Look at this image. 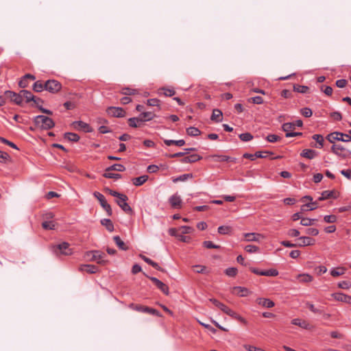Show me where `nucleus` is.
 <instances>
[{"label": "nucleus", "instance_id": "f257e3e1", "mask_svg": "<svg viewBox=\"0 0 351 351\" xmlns=\"http://www.w3.org/2000/svg\"><path fill=\"white\" fill-rule=\"evenodd\" d=\"M106 255L104 253L93 250L85 253L84 257L88 261H96L98 264L104 265L107 263V261L104 259Z\"/></svg>", "mask_w": 351, "mask_h": 351}, {"label": "nucleus", "instance_id": "f03ea898", "mask_svg": "<svg viewBox=\"0 0 351 351\" xmlns=\"http://www.w3.org/2000/svg\"><path fill=\"white\" fill-rule=\"evenodd\" d=\"M34 124L36 127L43 130H49L52 128L55 123L53 121L47 117L38 115L34 118Z\"/></svg>", "mask_w": 351, "mask_h": 351}, {"label": "nucleus", "instance_id": "7ed1b4c3", "mask_svg": "<svg viewBox=\"0 0 351 351\" xmlns=\"http://www.w3.org/2000/svg\"><path fill=\"white\" fill-rule=\"evenodd\" d=\"M69 246V243L63 242L60 244L53 246V251L56 256H69L73 253L72 249L70 248Z\"/></svg>", "mask_w": 351, "mask_h": 351}, {"label": "nucleus", "instance_id": "20e7f679", "mask_svg": "<svg viewBox=\"0 0 351 351\" xmlns=\"http://www.w3.org/2000/svg\"><path fill=\"white\" fill-rule=\"evenodd\" d=\"M326 139L331 143L335 144V141H341L343 142L351 141V136L341 132H335L329 134L326 136Z\"/></svg>", "mask_w": 351, "mask_h": 351}, {"label": "nucleus", "instance_id": "39448f33", "mask_svg": "<svg viewBox=\"0 0 351 351\" xmlns=\"http://www.w3.org/2000/svg\"><path fill=\"white\" fill-rule=\"evenodd\" d=\"M331 151L336 155L343 158L348 157L351 152L339 144H333Z\"/></svg>", "mask_w": 351, "mask_h": 351}, {"label": "nucleus", "instance_id": "423d86ee", "mask_svg": "<svg viewBox=\"0 0 351 351\" xmlns=\"http://www.w3.org/2000/svg\"><path fill=\"white\" fill-rule=\"evenodd\" d=\"M61 88V84L55 80H49L45 83V88L51 93H58Z\"/></svg>", "mask_w": 351, "mask_h": 351}, {"label": "nucleus", "instance_id": "0eeeda50", "mask_svg": "<svg viewBox=\"0 0 351 351\" xmlns=\"http://www.w3.org/2000/svg\"><path fill=\"white\" fill-rule=\"evenodd\" d=\"M130 307L132 309L135 310V311H138V312H143V313H150V314L156 315L157 316H161L160 314L156 310H155L154 308H149L148 306H143V305H139V304H131L130 305Z\"/></svg>", "mask_w": 351, "mask_h": 351}, {"label": "nucleus", "instance_id": "6e6552de", "mask_svg": "<svg viewBox=\"0 0 351 351\" xmlns=\"http://www.w3.org/2000/svg\"><path fill=\"white\" fill-rule=\"evenodd\" d=\"M128 199V197L125 195L123 194L122 195L120 196L119 199H117L116 202L124 212H125L126 213H132V210L126 202Z\"/></svg>", "mask_w": 351, "mask_h": 351}, {"label": "nucleus", "instance_id": "1a4fd4ad", "mask_svg": "<svg viewBox=\"0 0 351 351\" xmlns=\"http://www.w3.org/2000/svg\"><path fill=\"white\" fill-rule=\"evenodd\" d=\"M21 99H25L26 102H29L30 101H33L38 106V103L42 102L43 101L38 98L35 99L34 96L32 95V93L30 91L23 90L20 91Z\"/></svg>", "mask_w": 351, "mask_h": 351}, {"label": "nucleus", "instance_id": "9d476101", "mask_svg": "<svg viewBox=\"0 0 351 351\" xmlns=\"http://www.w3.org/2000/svg\"><path fill=\"white\" fill-rule=\"evenodd\" d=\"M108 114L115 117H123L125 112L123 108L119 107H109L107 109Z\"/></svg>", "mask_w": 351, "mask_h": 351}, {"label": "nucleus", "instance_id": "9b49d317", "mask_svg": "<svg viewBox=\"0 0 351 351\" xmlns=\"http://www.w3.org/2000/svg\"><path fill=\"white\" fill-rule=\"evenodd\" d=\"M245 241L250 242H261L265 239V237L259 233H245L243 234Z\"/></svg>", "mask_w": 351, "mask_h": 351}, {"label": "nucleus", "instance_id": "f8f14e48", "mask_svg": "<svg viewBox=\"0 0 351 351\" xmlns=\"http://www.w3.org/2000/svg\"><path fill=\"white\" fill-rule=\"evenodd\" d=\"M72 126L75 130H82L86 132H88L91 131L90 127L89 126V125L83 121H74L72 123Z\"/></svg>", "mask_w": 351, "mask_h": 351}, {"label": "nucleus", "instance_id": "ddd939ff", "mask_svg": "<svg viewBox=\"0 0 351 351\" xmlns=\"http://www.w3.org/2000/svg\"><path fill=\"white\" fill-rule=\"evenodd\" d=\"M5 97L10 99L11 101L15 102L16 104L20 105L22 102L21 93L16 94L12 91H6L5 93Z\"/></svg>", "mask_w": 351, "mask_h": 351}, {"label": "nucleus", "instance_id": "4468645a", "mask_svg": "<svg viewBox=\"0 0 351 351\" xmlns=\"http://www.w3.org/2000/svg\"><path fill=\"white\" fill-rule=\"evenodd\" d=\"M251 271L257 275L260 276H276L278 274V272L276 269H270L267 271H259L258 269L252 268Z\"/></svg>", "mask_w": 351, "mask_h": 351}, {"label": "nucleus", "instance_id": "2eb2a0df", "mask_svg": "<svg viewBox=\"0 0 351 351\" xmlns=\"http://www.w3.org/2000/svg\"><path fill=\"white\" fill-rule=\"evenodd\" d=\"M298 241L300 242L297 243L298 247L313 245L315 243V240L308 237H301L298 239Z\"/></svg>", "mask_w": 351, "mask_h": 351}, {"label": "nucleus", "instance_id": "dca6fc26", "mask_svg": "<svg viewBox=\"0 0 351 351\" xmlns=\"http://www.w3.org/2000/svg\"><path fill=\"white\" fill-rule=\"evenodd\" d=\"M332 296L337 301L351 304V297L342 293H332Z\"/></svg>", "mask_w": 351, "mask_h": 351}, {"label": "nucleus", "instance_id": "f3484780", "mask_svg": "<svg viewBox=\"0 0 351 351\" xmlns=\"http://www.w3.org/2000/svg\"><path fill=\"white\" fill-rule=\"evenodd\" d=\"M81 271H86L88 274H95L98 271V267L93 265H81L79 267Z\"/></svg>", "mask_w": 351, "mask_h": 351}, {"label": "nucleus", "instance_id": "a211bd4d", "mask_svg": "<svg viewBox=\"0 0 351 351\" xmlns=\"http://www.w3.org/2000/svg\"><path fill=\"white\" fill-rule=\"evenodd\" d=\"M232 293L233 294L239 295L241 297H245L247 296L250 291L245 287H234L232 288Z\"/></svg>", "mask_w": 351, "mask_h": 351}, {"label": "nucleus", "instance_id": "6ab92c4d", "mask_svg": "<svg viewBox=\"0 0 351 351\" xmlns=\"http://www.w3.org/2000/svg\"><path fill=\"white\" fill-rule=\"evenodd\" d=\"M202 159V157L197 154H192L189 156H186L181 160L183 163H192L198 161Z\"/></svg>", "mask_w": 351, "mask_h": 351}, {"label": "nucleus", "instance_id": "aec40b11", "mask_svg": "<svg viewBox=\"0 0 351 351\" xmlns=\"http://www.w3.org/2000/svg\"><path fill=\"white\" fill-rule=\"evenodd\" d=\"M169 202L171 206L174 208H180L181 207L182 199L180 196L173 195L170 197Z\"/></svg>", "mask_w": 351, "mask_h": 351}, {"label": "nucleus", "instance_id": "412c9836", "mask_svg": "<svg viewBox=\"0 0 351 351\" xmlns=\"http://www.w3.org/2000/svg\"><path fill=\"white\" fill-rule=\"evenodd\" d=\"M256 302L258 304L269 308L274 306V302L267 298H258Z\"/></svg>", "mask_w": 351, "mask_h": 351}, {"label": "nucleus", "instance_id": "4be33fe9", "mask_svg": "<svg viewBox=\"0 0 351 351\" xmlns=\"http://www.w3.org/2000/svg\"><path fill=\"white\" fill-rule=\"evenodd\" d=\"M158 94L171 97L176 94V91L173 90V88L162 87L158 90Z\"/></svg>", "mask_w": 351, "mask_h": 351}, {"label": "nucleus", "instance_id": "5701e85b", "mask_svg": "<svg viewBox=\"0 0 351 351\" xmlns=\"http://www.w3.org/2000/svg\"><path fill=\"white\" fill-rule=\"evenodd\" d=\"M335 197V192L334 191H324L322 192L321 197L318 198V201H322L328 198Z\"/></svg>", "mask_w": 351, "mask_h": 351}, {"label": "nucleus", "instance_id": "b1692460", "mask_svg": "<svg viewBox=\"0 0 351 351\" xmlns=\"http://www.w3.org/2000/svg\"><path fill=\"white\" fill-rule=\"evenodd\" d=\"M223 114L220 110L215 109L213 111L211 120L216 122H221L222 120Z\"/></svg>", "mask_w": 351, "mask_h": 351}, {"label": "nucleus", "instance_id": "393cba45", "mask_svg": "<svg viewBox=\"0 0 351 351\" xmlns=\"http://www.w3.org/2000/svg\"><path fill=\"white\" fill-rule=\"evenodd\" d=\"M291 323L302 328L308 329L309 328V324L307 322L300 319H293L291 321Z\"/></svg>", "mask_w": 351, "mask_h": 351}, {"label": "nucleus", "instance_id": "a878e982", "mask_svg": "<svg viewBox=\"0 0 351 351\" xmlns=\"http://www.w3.org/2000/svg\"><path fill=\"white\" fill-rule=\"evenodd\" d=\"M316 155L317 154L315 150L308 149H304L301 153L302 156L308 159L314 158L316 156Z\"/></svg>", "mask_w": 351, "mask_h": 351}, {"label": "nucleus", "instance_id": "bb28decb", "mask_svg": "<svg viewBox=\"0 0 351 351\" xmlns=\"http://www.w3.org/2000/svg\"><path fill=\"white\" fill-rule=\"evenodd\" d=\"M141 258L147 263L154 267L155 269L163 271L164 270L158 265V263L154 262L150 258H147V256L144 255H140Z\"/></svg>", "mask_w": 351, "mask_h": 351}, {"label": "nucleus", "instance_id": "cd10ccee", "mask_svg": "<svg viewBox=\"0 0 351 351\" xmlns=\"http://www.w3.org/2000/svg\"><path fill=\"white\" fill-rule=\"evenodd\" d=\"M297 279L301 282H310L313 280V278L309 274H302L298 275Z\"/></svg>", "mask_w": 351, "mask_h": 351}, {"label": "nucleus", "instance_id": "c85d7f7f", "mask_svg": "<svg viewBox=\"0 0 351 351\" xmlns=\"http://www.w3.org/2000/svg\"><path fill=\"white\" fill-rule=\"evenodd\" d=\"M155 117V114L151 112H143L141 115H140V117H138L140 119V121H149V120H152L154 119V117Z\"/></svg>", "mask_w": 351, "mask_h": 351}, {"label": "nucleus", "instance_id": "c756f323", "mask_svg": "<svg viewBox=\"0 0 351 351\" xmlns=\"http://www.w3.org/2000/svg\"><path fill=\"white\" fill-rule=\"evenodd\" d=\"M193 178V174L191 173H186V174H183L179 177H177V178H172V181L176 183V182H185L189 178Z\"/></svg>", "mask_w": 351, "mask_h": 351}, {"label": "nucleus", "instance_id": "7c9ffc66", "mask_svg": "<svg viewBox=\"0 0 351 351\" xmlns=\"http://www.w3.org/2000/svg\"><path fill=\"white\" fill-rule=\"evenodd\" d=\"M282 128L284 132L287 133H292L293 131L295 129L294 123H284L282 126Z\"/></svg>", "mask_w": 351, "mask_h": 351}, {"label": "nucleus", "instance_id": "2f4dec72", "mask_svg": "<svg viewBox=\"0 0 351 351\" xmlns=\"http://www.w3.org/2000/svg\"><path fill=\"white\" fill-rule=\"evenodd\" d=\"M148 179L147 176H142L133 179V184L135 186H141Z\"/></svg>", "mask_w": 351, "mask_h": 351}, {"label": "nucleus", "instance_id": "473e14b6", "mask_svg": "<svg viewBox=\"0 0 351 351\" xmlns=\"http://www.w3.org/2000/svg\"><path fill=\"white\" fill-rule=\"evenodd\" d=\"M164 143L167 145L170 146L171 145H175L179 147H181L185 144V141L182 139L178 141L174 140H165Z\"/></svg>", "mask_w": 351, "mask_h": 351}, {"label": "nucleus", "instance_id": "72a5a7b5", "mask_svg": "<svg viewBox=\"0 0 351 351\" xmlns=\"http://www.w3.org/2000/svg\"><path fill=\"white\" fill-rule=\"evenodd\" d=\"M101 223L106 228V229L112 232L114 230V226L111 221V220L108 219H104L101 220Z\"/></svg>", "mask_w": 351, "mask_h": 351}, {"label": "nucleus", "instance_id": "f704fd0d", "mask_svg": "<svg viewBox=\"0 0 351 351\" xmlns=\"http://www.w3.org/2000/svg\"><path fill=\"white\" fill-rule=\"evenodd\" d=\"M345 272L346 269L344 267H337L331 270L330 274L334 277H337L339 276L344 274Z\"/></svg>", "mask_w": 351, "mask_h": 351}, {"label": "nucleus", "instance_id": "c9c22d12", "mask_svg": "<svg viewBox=\"0 0 351 351\" xmlns=\"http://www.w3.org/2000/svg\"><path fill=\"white\" fill-rule=\"evenodd\" d=\"M42 227L45 230H54L56 223L53 221H45L42 223Z\"/></svg>", "mask_w": 351, "mask_h": 351}, {"label": "nucleus", "instance_id": "e433bc0d", "mask_svg": "<svg viewBox=\"0 0 351 351\" xmlns=\"http://www.w3.org/2000/svg\"><path fill=\"white\" fill-rule=\"evenodd\" d=\"M64 137L70 141L77 142L80 139V136L75 133L68 132L65 133Z\"/></svg>", "mask_w": 351, "mask_h": 351}, {"label": "nucleus", "instance_id": "4c0bfd02", "mask_svg": "<svg viewBox=\"0 0 351 351\" xmlns=\"http://www.w3.org/2000/svg\"><path fill=\"white\" fill-rule=\"evenodd\" d=\"M101 207L106 211L108 216L112 215V209L110 204H108L106 199L99 202Z\"/></svg>", "mask_w": 351, "mask_h": 351}, {"label": "nucleus", "instance_id": "58836bf2", "mask_svg": "<svg viewBox=\"0 0 351 351\" xmlns=\"http://www.w3.org/2000/svg\"><path fill=\"white\" fill-rule=\"evenodd\" d=\"M113 240L115 242L116 245L121 250H126L125 243L121 239L119 236H114L113 237Z\"/></svg>", "mask_w": 351, "mask_h": 351}, {"label": "nucleus", "instance_id": "ea45409f", "mask_svg": "<svg viewBox=\"0 0 351 351\" xmlns=\"http://www.w3.org/2000/svg\"><path fill=\"white\" fill-rule=\"evenodd\" d=\"M213 157L215 158V161H217V162L233 161V159H232L230 157L227 156L215 155V156H213Z\"/></svg>", "mask_w": 351, "mask_h": 351}, {"label": "nucleus", "instance_id": "a19ab883", "mask_svg": "<svg viewBox=\"0 0 351 351\" xmlns=\"http://www.w3.org/2000/svg\"><path fill=\"white\" fill-rule=\"evenodd\" d=\"M125 170V167L121 164H114L106 169V171H123Z\"/></svg>", "mask_w": 351, "mask_h": 351}, {"label": "nucleus", "instance_id": "79ce46f5", "mask_svg": "<svg viewBox=\"0 0 351 351\" xmlns=\"http://www.w3.org/2000/svg\"><path fill=\"white\" fill-rule=\"evenodd\" d=\"M186 133L189 136H195L200 134V131L195 127H190L187 128Z\"/></svg>", "mask_w": 351, "mask_h": 351}, {"label": "nucleus", "instance_id": "37998d69", "mask_svg": "<svg viewBox=\"0 0 351 351\" xmlns=\"http://www.w3.org/2000/svg\"><path fill=\"white\" fill-rule=\"evenodd\" d=\"M308 87L302 85H294L293 90L298 93H306L308 90Z\"/></svg>", "mask_w": 351, "mask_h": 351}, {"label": "nucleus", "instance_id": "c03bdc74", "mask_svg": "<svg viewBox=\"0 0 351 351\" xmlns=\"http://www.w3.org/2000/svg\"><path fill=\"white\" fill-rule=\"evenodd\" d=\"M316 219H309V218H302L300 224L304 226H310L313 224V222L315 221Z\"/></svg>", "mask_w": 351, "mask_h": 351}, {"label": "nucleus", "instance_id": "a18cd8bd", "mask_svg": "<svg viewBox=\"0 0 351 351\" xmlns=\"http://www.w3.org/2000/svg\"><path fill=\"white\" fill-rule=\"evenodd\" d=\"M45 88V84H43L40 81H37L34 84L33 89L36 92H41Z\"/></svg>", "mask_w": 351, "mask_h": 351}, {"label": "nucleus", "instance_id": "49530a36", "mask_svg": "<svg viewBox=\"0 0 351 351\" xmlns=\"http://www.w3.org/2000/svg\"><path fill=\"white\" fill-rule=\"evenodd\" d=\"M179 229H180V233L183 234H190L194 231L193 228H192L191 226H181Z\"/></svg>", "mask_w": 351, "mask_h": 351}, {"label": "nucleus", "instance_id": "de8ad7c7", "mask_svg": "<svg viewBox=\"0 0 351 351\" xmlns=\"http://www.w3.org/2000/svg\"><path fill=\"white\" fill-rule=\"evenodd\" d=\"M157 287L165 295H169V287L167 285H166L165 283H163L162 281L159 283L158 285H157Z\"/></svg>", "mask_w": 351, "mask_h": 351}, {"label": "nucleus", "instance_id": "09e8293b", "mask_svg": "<svg viewBox=\"0 0 351 351\" xmlns=\"http://www.w3.org/2000/svg\"><path fill=\"white\" fill-rule=\"evenodd\" d=\"M231 228L230 226H222L218 228V232L221 234H227L230 232Z\"/></svg>", "mask_w": 351, "mask_h": 351}, {"label": "nucleus", "instance_id": "8fccbe9b", "mask_svg": "<svg viewBox=\"0 0 351 351\" xmlns=\"http://www.w3.org/2000/svg\"><path fill=\"white\" fill-rule=\"evenodd\" d=\"M10 160V156L6 152L0 150V162H6Z\"/></svg>", "mask_w": 351, "mask_h": 351}, {"label": "nucleus", "instance_id": "3c124183", "mask_svg": "<svg viewBox=\"0 0 351 351\" xmlns=\"http://www.w3.org/2000/svg\"><path fill=\"white\" fill-rule=\"evenodd\" d=\"M193 270L194 271L199 274H204L208 272L206 267L203 265H195L193 266Z\"/></svg>", "mask_w": 351, "mask_h": 351}, {"label": "nucleus", "instance_id": "603ef678", "mask_svg": "<svg viewBox=\"0 0 351 351\" xmlns=\"http://www.w3.org/2000/svg\"><path fill=\"white\" fill-rule=\"evenodd\" d=\"M225 273L228 276L234 277L237 274V269L235 267H230L226 269Z\"/></svg>", "mask_w": 351, "mask_h": 351}, {"label": "nucleus", "instance_id": "864d4df0", "mask_svg": "<svg viewBox=\"0 0 351 351\" xmlns=\"http://www.w3.org/2000/svg\"><path fill=\"white\" fill-rule=\"evenodd\" d=\"M239 138L243 141H249L253 138V136L250 133L247 132L240 134Z\"/></svg>", "mask_w": 351, "mask_h": 351}, {"label": "nucleus", "instance_id": "5fc2aeb1", "mask_svg": "<svg viewBox=\"0 0 351 351\" xmlns=\"http://www.w3.org/2000/svg\"><path fill=\"white\" fill-rule=\"evenodd\" d=\"M313 138L317 141V143L319 144V147H322L323 146L324 143V138L320 134H315L313 136Z\"/></svg>", "mask_w": 351, "mask_h": 351}, {"label": "nucleus", "instance_id": "6e6d98bb", "mask_svg": "<svg viewBox=\"0 0 351 351\" xmlns=\"http://www.w3.org/2000/svg\"><path fill=\"white\" fill-rule=\"evenodd\" d=\"M337 217L334 215H326L324 217V220L326 223H335L337 221Z\"/></svg>", "mask_w": 351, "mask_h": 351}, {"label": "nucleus", "instance_id": "4d7b16f0", "mask_svg": "<svg viewBox=\"0 0 351 351\" xmlns=\"http://www.w3.org/2000/svg\"><path fill=\"white\" fill-rule=\"evenodd\" d=\"M267 140L270 143H275L280 140V137L276 134H269L267 136Z\"/></svg>", "mask_w": 351, "mask_h": 351}, {"label": "nucleus", "instance_id": "13d9d810", "mask_svg": "<svg viewBox=\"0 0 351 351\" xmlns=\"http://www.w3.org/2000/svg\"><path fill=\"white\" fill-rule=\"evenodd\" d=\"M301 114L305 117H310L312 116V110L308 108H304L301 110Z\"/></svg>", "mask_w": 351, "mask_h": 351}, {"label": "nucleus", "instance_id": "bf43d9fd", "mask_svg": "<svg viewBox=\"0 0 351 351\" xmlns=\"http://www.w3.org/2000/svg\"><path fill=\"white\" fill-rule=\"evenodd\" d=\"M338 287L341 289H348L351 287V283L349 281H342L338 283Z\"/></svg>", "mask_w": 351, "mask_h": 351}, {"label": "nucleus", "instance_id": "052dcab7", "mask_svg": "<svg viewBox=\"0 0 351 351\" xmlns=\"http://www.w3.org/2000/svg\"><path fill=\"white\" fill-rule=\"evenodd\" d=\"M203 245L206 248H215L218 249L220 247L219 245L213 244L211 241H206L203 242Z\"/></svg>", "mask_w": 351, "mask_h": 351}, {"label": "nucleus", "instance_id": "680f3d73", "mask_svg": "<svg viewBox=\"0 0 351 351\" xmlns=\"http://www.w3.org/2000/svg\"><path fill=\"white\" fill-rule=\"evenodd\" d=\"M248 101L250 102H252V103L256 104H263V98L259 96L252 97V98L249 99Z\"/></svg>", "mask_w": 351, "mask_h": 351}, {"label": "nucleus", "instance_id": "e2e57ef3", "mask_svg": "<svg viewBox=\"0 0 351 351\" xmlns=\"http://www.w3.org/2000/svg\"><path fill=\"white\" fill-rule=\"evenodd\" d=\"M104 177L106 178H113V179H119L121 178V175L119 174V173H109V172H106L104 174Z\"/></svg>", "mask_w": 351, "mask_h": 351}, {"label": "nucleus", "instance_id": "0e129e2a", "mask_svg": "<svg viewBox=\"0 0 351 351\" xmlns=\"http://www.w3.org/2000/svg\"><path fill=\"white\" fill-rule=\"evenodd\" d=\"M245 250L247 252L252 253L258 252V247L255 245H248L245 247Z\"/></svg>", "mask_w": 351, "mask_h": 351}, {"label": "nucleus", "instance_id": "69168bd1", "mask_svg": "<svg viewBox=\"0 0 351 351\" xmlns=\"http://www.w3.org/2000/svg\"><path fill=\"white\" fill-rule=\"evenodd\" d=\"M129 125L131 127L136 128L138 127L137 122L140 121L139 118H130L129 120Z\"/></svg>", "mask_w": 351, "mask_h": 351}, {"label": "nucleus", "instance_id": "338daca9", "mask_svg": "<svg viewBox=\"0 0 351 351\" xmlns=\"http://www.w3.org/2000/svg\"><path fill=\"white\" fill-rule=\"evenodd\" d=\"M147 104L150 106H158L160 101L157 99H150L147 100Z\"/></svg>", "mask_w": 351, "mask_h": 351}, {"label": "nucleus", "instance_id": "774afa93", "mask_svg": "<svg viewBox=\"0 0 351 351\" xmlns=\"http://www.w3.org/2000/svg\"><path fill=\"white\" fill-rule=\"evenodd\" d=\"M306 233L312 235V236H316L319 234V230L316 228H308L306 230Z\"/></svg>", "mask_w": 351, "mask_h": 351}]
</instances>
